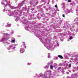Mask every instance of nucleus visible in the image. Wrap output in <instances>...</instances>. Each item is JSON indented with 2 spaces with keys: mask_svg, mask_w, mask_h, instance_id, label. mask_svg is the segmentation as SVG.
Instances as JSON below:
<instances>
[{
  "mask_svg": "<svg viewBox=\"0 0 78 78\" xmlns=\"http://www.w3.org/2000/svg\"><path fill=\"white\" fill-rule=\"evenodd\" d=\"M77 69H78V66L77 67Z\"/></svg>",
  "mask_w": 78,
  "mask_h": 78,
  "instance_id": "41",
  "label": "nucleus"
},
{
  "mask_svg": "<svg viewBox=\"0 0 78 78\" xmlns=\"http://www.w3.org/2000/svg\"><path fill=\"white\" fill-rule=\"evenodd\" d=\"M20 6H22V5H20Z\"/></svg>",
  "mask_w": 78,
  "mask_h": 78,
  "instance_id": "42",
  "label": "nucleus"
},
{
  "mask_svg": "<svg viewBox=\"0 0 78 78\" xmlns=\"http://www.w3.org/2000/svg\"><path fill=\"white\" fill-rule=\"evenodd\" d=\"M76 11H78V9H76Z\"/></svg>",
  "mask_w": 78,
  "mask_h": 78,
  "instance_id": "37",
  "label": "nucleus"
},
{
  "mask_svg": "<svg viewBox=\"0 0 78 78\" xmlns=\"http://www.w3.org/2000/svg\"><path fill=\"white\" fill-rule=\"evenodd\" d=\"M44 69H47L48 68V66H46L45 67H44Z\"/></svg>",
  "mask_w": 78,
  "mask_h": 78,
  "instance_id": "11",
  "label": "nucleus"
},
{
  "mask_svg": "<svg viewBox=\"0 0 78 78\" xmlns=\"http://www.w3.org/2000/svg\"><path fill=\"white\" fill-rule=\"evenodd\" d=\"M57 45L58 47H59V44H57Z\"/></svg>",
  "mask_w": 78,
  "mask_h": 78,
  "instance_id": "30",
  "label": "nucleus"
},
{
  "mask_svg": "<svg viewBox=\"0 0 78 78\" xmlns=\"http://www.w3.org/2000/svg\"><path fill=\"white\" fill-rule=\"evenodd\" d=\"M62 16H63V17H65V16L64 14H63L62 15Z\"/></svg>",
  "mask_w": 78,
  "mask_h": 78,
  "instance_id": "29",
  "label": "nucleus"
},
{
  "mask_svg": "<svg viewBox=\"0 0 78 78\" xmlns=\"http://www.w3.org/2000/svg\"><path fill=\"white\" fill-rule=\"evenodd\" d=\"M58 58H60L61 59H62L63 58L62 56V55H58Z\"/></svg>",
  "mask_w": 78,
  "mask_h": 78,
  "instance_id": "12",
  "label": "nucleus"
},
{
  "mask_svg": "<svg viewBox=\"0 0 78 78\" xmlns=\"http://www.w3.org/2000/svg\"><path fill=\"white\" fill-rule=\"evenodd\" d=\"M48 58H51V56H50V55H48Z\"/></svg>",
  "mask_w": 78,
  "mask_h": 78,
  "instance_id": "18",
  "label": "nucleus"
},
{
  "mask_svg": "<svg viewBox=\"0 0 78 78\" xmlns=\"http://www.w3.org/2000/svg\"><path fill=\"white\" fill-rule=\"evenodd\" d=\"M54 0H53L52 1V4H53L54 3Z\"/></svg>",
  "mask_w": 78,
  "mask_h": 78,
  "instance_id": "26",
  "label": "nucleus"
},
{
  "mask_svg": "<svg viewBox=\"0 0 78 78\" xmlns=\"http://www.w3.org/2000/svg\"><path fill=\"white\" fill-rule=\"evenodd\" d=\"M77 26H78V23H77Z\"/></svg>",
  "mask_w": 78,
  "mask_h": 78,
  "instance_id": "38",
  "label": "nucleus"
},
{
  "mask_svg": "<svg viewBox=\"0 0 78 78\" xmlns=\"http://www.w3.org/2000/svg\"><path fill=\"white\" fill-rule=\"evenodd\" d=\"M71 60H72V61H73V58H71Z\"/></svg>",
  "mask_w": 78,
  "mask_h": 78,
  "instance_id": "27",
  "label": "nucleus"
},
{
  "mask_svg": "<svg viewBox=\"0 0 78 78\" xmlns=\"http://www.w3.org/2000/svg\"><path fill=\"white\" fill-rule=\"evenodd\" d=\"M34 77H36V76H34Z\"/></svg>",
  "mask_w": 78,
  "mask_h": 78,
  "instance_id": "44",
  "label": "nucleus"
},
{
  "mask_svg": "<svg viewBox=\"0 0 78 78\" xmlns=\"http://www.w3.org/2000/svg\"><path fill=\"white\" fill-rule=\"evenodd\" d=\"M49 64H53V61H51V62H50V63Z\"/></svg>",
  "mask_w": 78,
  "mask_h": 78,
  "instance_id": "17",
  "label": "nucleus"
},
{
  "mask_svg": "<svg viewBox=\"0 0 78 78\" xmlns=\"http://www.w3.org/2000/svg\"><path fill=\"white\" fill-rule=\"evenodd\" d=\"M75 57L76 58L74 59V62H75L76 64H78V55H75Z\"/></svg>",
  "mask_w": 78,
  "mask_h": 78,
  "instance_id": "4",
  "label": "nucleus"
},
{
  "mask_svg": "<svg viewBox=\"0 0 78 78\" xmlns=\"http://www.w3.org/2000/svg\"><path fill=\"white\" fill-rule=\"evenodd\" d=\"M70 13V11L69 10H66V14H67L68 13Z\"/></svg>",
  "mask_w": 78,
  "mask_h": 78,
  "instance_id": "9",
  "label": "nucleus"
},
{
  "mask_svg": "<svg viewBox=\"0 0 78 78\" xmlns=\"http://www.w3.org/2000/svg\"><path fill=\"white\" fill-rule=\"evenodd\" d=\"M23 24H26V23H23Z\"/></svg>",
  "mask_w": 78,
  "mask_h": 78,
  "instance_id": "35",
  "label": "nucleus"
},
{
  "mask_svg": "<svg viewBox=\"0 0 78 78\" xmlns=\"http://www.w3.org/2000/svg\"><path fill=\"white\" fill-rule=\"evenodd\" d=\"M23 2H22L21 3V5H22V4H23Z\"/></svg>",
  "mask_w": 78,
  "mask_h": 78,
  "instance_id": "32",
  "label": "nucleus"
},
{
  "mask_svg": "<svg viewBox=\"0 0 78 78\" xmlns=\"http://www.w3.org/2000/svg\"><path fill=\"white\" fill-rule=\"evenodd\" d=\"M55 8H57V5H55Z\"/></svg>",
  "mask_w": 78,
  "mask_h": 78,
  "instance_id": "28",
  "label": "nucleus"
},
{
  "mask_svg": "<svg viewBox=\"0 0 78 78\" xmlns=\"http://www.w3.org/2000/svg\"><path fill=\"white\" fill-rule=\"evenodd\" d=\"M1 3H2V5H4V4H5V3H3L2 2H1Z\"/></svg>",
  "mask_w": 78,
  "mask_h": 78,
  "instance_id": "22",
  "label": "nucleus"
},
{
  "mask_svg": "<svg viewBox=\"0 0 78 78\" xmlns=\"http://www.w3.org/2000/svg\"><path fill=\"white\" fill-rule=\"evenodd\" d=\"M66 73H67V74H69V72H67Z\"/></svg>",
  "mask_w": 78,
  "mask_h": 78,
  "instance_id": "31",
  "label": "nucleus"
},
{
  "mask_svg": "<svg viewBox=\"0 0 78 78\" xmlns=\"http://www.w3.org/2000/svg\"><path fill=\"white\" fill-rule=\"evenodd\" d=\"M15 41H16V39H15V38H12V40L11 41V42H12V43H15Z\"/></svg>",
  "mask_w": 78,
  "mask_h": 78,
  "instance_id": "7",
  "label": "nucleus"
},
{
  "mask_svg": "<svg viewBox=\"0 0 78 78\" xmlns=\"http://www.w3.org/2000/svg\"><path fill=\"white\" fill-rule=\"evenodd\" d=\"M73 38V37L72 36H71L69 38V40H71V39H72Z\"/></svg>",
  "mask_w": 78,
  "mask_h": 78,
  "instance_id": "15",
  "label": "nucleus"
},
{
  "mask_svg": "<svg viewBox=\"0 0 78 78\" xmlns=\"http://www.w3.org/2000/svg\"><path fill=\"white\" fill-rule=\"evenodd\" d=\"M6 43L7 44H10V43L7 42H6Z\"/></svg>",
  "mask_w": 78,
  "mask_h": 78,
  "instance_id": "25",
  "label": "nucleus"
},
{
  "mask_svg": "<svg viewBox=\"0 0 78 78\" xmlns=\"http://www.w3.org/2000/svg\"><path fill=\"white\" fill-rule=\"evenodd\" d=\"M34 9L33 8H32V10H34Z\"/></svg>",
  "mask_w": 78,
  "mask_h": 78,
  "instance_id": "34",
  "label": "nucleus"
},
{
  "mask_svg": "<svg viewBox=\"0 0 78 78\" xmlns=\"http://www.w3.org/2000/svg\"><path fill=\"white\" fill-rule=\"evenodd\" d=\"M68 2H71V1L70 0H69L68 1Z\"/></svg>",
  "mask_w": 78,
  "mask_h": 78,
  "instance_id": "21",
  "label": "nucleus"
},
{
  "mask_svg": "<svg viewBox=\"0 0 78 78\" xmlns=\"http://www.w3.org/2000/svg\"><path fill=\"white\" fill-rule=\"evenodd\" d=\"M27 64V65H30L31 64V63H28Z\"/></svg>",
  "mask_w": 78,
  "mask_h": 78,
  "instance_id": "23",
  "label": "nucleus"
},
{
  "mask_svg": "<svg viewBox=\"0 0 78 78\" xmlns=\"http://www.w3.org/2000/svg\"><path fill=\"white\" fill-rule=\"evenodd\" d=\"M11 24H7V25L5 26V27H11Z\"/></svg>",
  "mask_w": 78,
  "mask_h": 78,
  "instance_id": "10",
  "label": "nucleus"
},
{
  "mask_svg": "<svg viewBox=\"0 0 78 78\" xmlns=\"http://www.w3.org/2000/svg\"><path fill=\"white\" fill-rule=\"evenodd\" d=\"M51 69H53V66L52 65H50Z\"/></svg>",
  "mask_w": 78,
  "mask_h": 78,
  "instance_id": "14",
  "label": "nucleus"
},
{
  "mask_svg": "<svg viewBox=\"0 0 78 78\" xmlns=\"http://www.w3.org/2000/svg\"><path fill=\"white\" fill-rule=\"evenodd\" d=\"M1 2H5L7 4H6V5H5V6H9V7L10 8H11V9H16V7H12L11 5H9V4H8V1H6V0H3L2 1H1Z\"/></svg>",
  "mask_w": 78,
  "mask_h": 78,
  "instance_id": "2",
  "label": "nucleus"
},
{
  "mask_svg": "<svg viewBox=\"0 0 78 78\" xmlns=\"http://www.w3.org/2000/svg\"><path fill=\"white\" fill-rule=\"evenodd\" d=\"M20 51L21 53H23V52L25 51V49H23V48H21L20 49Z\"/></svg>",
  "mask_w": 78,
  "mask_h": 78,
  "instance_id": "8",
  "label": "nucleus"
},
{
  "mask_svg": "<svg viewBox=\"0 0 78 78\" xmlns=\"http://www.w3.org/2000/svg\"><path fill=\"white\" fill-rule=\"evenodd\" d=\"M14 45V46H16V45L15 44V45Z\"/></svg>",
  "mask_w": 78,
  "mask_h": 78,
  "instance_id": "43",
  "label": "nucleus"
},
{
  "mask_svg": "<svg viewBox=\"0 0 78 78\" xmlns=\"http://www.w3.org/2000/svg\"><path fill=\"white\" fill-rule=\"evenodd\" d=\"M69 67H71V64H69Z\"/></svg>",
  "mask_w": 78,
  "mask_h": 78,
  "instance_id": "24",
  "label": "nucleus"
},
{
  "mask_svg": "<svg viewBox=\"0 0 78 78\" xmlns=\"http://www.w3.org/2000/svg\"><path fill=\"white\" fill-rule=\"evenodd\" d=\"M8 10V11L9 12V13H8V15H9V16H12V13H13V12H11V10Z\"/></svg>",
  "mask_w": 78,
  "mask_h": 78,
  "instance_id": "6",
  "label": "nucleus"
},
{
  "mask_svg": "<svg viewBox=\"0 0 78 78\" xmlns=\"http://www.w3.org/2000/svg\"><path fill=\"white\" fill-rule=\"evenodd\" d=\"M23 45L24 47L25 48H26V46L25 45V42H23Z\"/></svg>",
  "mask_w": 78,
  "mask_h": 78,
  "instance_id": "13",
  "label": "nucleus"
},
{
  "mask_svg": "<svg viewBox=\"0 0 78 78\" xmlns=\"http://www.w3.org/2000/svg\"><path fill=\"white\" fill-rule=\"evenodd\" d=\"M61 67H59L58 68V70H61Z\"/></svg>",
  "mask_w": 78,
  "mask_h": 78,
  "instance_id": "20",
  "label": "nucleus"
},
{
  "mask_svg": "<svg viewBox=\"0 0 78 78\" xmlns=\"http://www.w3.org/2000/svg\"><path fill=\"white\" fill-rule=\"evenodd\" d=\"M4 37L2 38L0 40V42H2L4 41H5L9 39V37H8L9 35L7 34H4Z\"/></svg>",
  "mask_w": 78,
  "mask_h": 78,
  "instance_id": "1",
  "label": "nucleus"
},
{
  "mask_svg": "<svg viewBox=\"0 0 78 78\" xmlns=\"http://www.w3.org/2000/svg\"><path fill=\"white\" fill-rule=\"evenodd\" d=\"M16 21H19V18H17L16 19Z\"/></svg>",
  "mask_w": 78,
  "mask_h": 78,
  "instance_id": "19",
  "label": "nucleus"
},
{
  "mask_svg": "<svg viewBox=\"0 0 78 78\" xmlns=\"http://www.w3.org/2000/svg\"><path fill=\"white\" fill-rule=\"evenodd\" d=\"M58 59V57H56V59Z\"/></svg>",
  "mask_w": 78,
  "mask_h": 78,
  "instance_id": "33",
  "label": "nucleus"
},
{
  "mask_svg": "<svg viewBox=\"0 0 78 78\" xmlns=\"http://www.w3.org/2000/svg\"><path fill=\"white\" fill-rule=\"evenodd\" d=\"M3 11H4H4H5V9L3 10Z\"/></svg>",
  "mask_w": 78,
  "mask_h": 78,
  "instance_id": "36",
  "label": "nucleus"
},
{
  "mask_svg": "<svg viewBox=\"0 0 78 78\" xmlns=\"http://www.w3.org/2000/svg\"><path fill=\"white\" fill-rule=\"evenodd\" d=\"M54 67H55L57 66V65L55 63H54V64L53 65Z\"/></svg>",
  "mask_w": 78,
  "mask_h": 78,
  "instance_id": "16",
  "label": "nucleus"
},
{
  "mask_svg": "<svg viewBox=\"0 0 78 78\" xmlns=\"http://www.w3.org/2000/svg\"><path fill=\"white\" fill-rule=\"evenodd\" d=\"M61 41H62H62H63V40H61Z\"/></svg>",
  "mask_w": 78,
  "mask_h": 78,
  "instance_id": "39",
  "label": "nucleus"
},
{
  "mask_svg": "<svg viewBox=\"0 0 78 78\" xmlns=\"http://www.w3.org/2000/svg\"><path fill=\"white\" fill-rule=\"evenodd\" d=\"M39 39H40V41H41V39L42 38H39Z\"/></svg>",
  "mask_w": 78,
  "mask_h": 78,
  "instance_id": "40",
  "label": "nucleus"
},
{
  "mask_svg": "<svg viewBox=\"0 0 78 78\" xmlns=\"http://www.w3.org/2000/svg\"><path fill=\"white\" fill-rule=\"evenodd\" d=\"M44 47H46L48 48V50H50L51 48V44H49L48 43H46L45 44H44Z\"/></svg>",
  "mask_w": 78,
  "mask_h": 78,
  "instance_id": "3",
  "label": "nucleus"
},
{
  "mask_svg": "<svg viewBox=\"0 0 78 78\" xmlns=\"http://www.w3.org/2000/svg\"><path fill=\"white\" fill-rule=\"evenodd\" d=\"M15 47H13L12 45H11L9 46V47L8 48V50H10V49H14Z\"/></svg>",
  "mask_w": 78,
  "mask_h": 78,
  "instance_id": "5",
  "label": "nucleus"
}]
</instances>
